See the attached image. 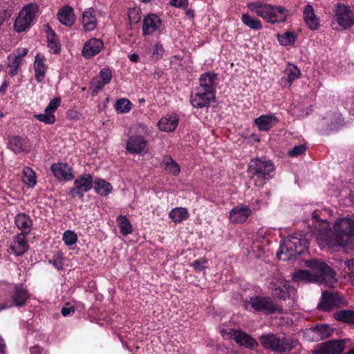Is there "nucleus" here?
I'll return each instance as SVG.
<instances>
[{
	"label": "nucleus",
	"mask_w": 354,
	"mask_h": 354,
	"mask_svg": "<svg viewBox=\"0 0 354 354\" xmlns=\"http://www.w3.org/2000/svg\"><path fill=\"white\" fill-rule=\"evenodd\" d=\"M117 223L120 229V232L123 236H127L132 232V225L126 216H120L118 217Z\"/></svg>",
	"instance_id": "38"
},
{
	"label": "nucleus",
	"mask_w": 354,
	"mask_h": 354,
	"mask_svg": "<svg viewBox=\"0 0 354 354\" xmlns=\"http://www.w3.org/2000/svg\"><path fill=\"white\" fill-rule=\"evenodd\" d=\"M132 107L131 102L125 98H121L115 103V109L118 113H129Z\"/></svg>",
	"instance_id": "43"
},
{
	"label": "nucleus",
	"mask_w": 354,
	"mask_h": 354,
	"mask_svg": "<svg viewBox=\"0 0 354 354\" xmlns=\"http://www.w3.org/2000/svg\"><path fill=\"white\" fill-rule=\"evenodd\" d=\"M286 78L281 79V81L288 82V86L290 87L292 82L298 79L300 76V70L294 65H290L285 71Z\"/></svg>",
	"instance_id": "37"
},
{
	"label": "nucleus",
	"mask_w": 354,
	"mask_h": 354,
	"mask_svg": "<svg viewBox=\"0 0 354 354\" xmlns=\"http://www.w3.org/2000/svg\"><path fill=\"white\" fill-rule=\"evenodd\" d=\"M335 319L354 324V311L351 310H342L334 313Z\"/></svg>",
	"instance_id": "39"
},
{
	"label": "nucleus",
	"mask_w": 354,
	"mask_h": 354,
	"mask_svg": "<svg viewBox=\"0 0 354 354\" xmlns=\"http://www.w3.org/2000/svg\"><path fill=\"white\" fill-rule=\"evenodd\" d=\"M33 68L37 82H42L45 78L47 71V65L45 63V58L43 55L37 54L35 56Z\"/></svg>",
	"instance_id": "26"
},
{
	"label": "nucleus",
	"mask_w": 354,
	"mask_h": 354,
	"mask_svg": "<svg viewBox=\"0 0 354 354\" xmlns=\"http://www.w3.org/2000/svg\"><path fill=\"white\" fill-rule=\"evenodd\" d=\"M346 304L345 299L340 295L331 292H323L322 299L318 305V308L328 311L335 307H339Z\"/></svg>",
	"instance_id": "12"
},
{
	"label": "nucleus",
	"mask_w": 354,
	"mask_h": 354,
	"mask_svg": "<svg viewBox=\"0 0 354 354\" xmlns=\"http://www.w3.org/2000/svg\"><path fill=\"white\" fill-rule=\"evenodd\" d=\"M23 181L29 187H33L37 183L36 174L30 167H25L23 170Z\"/></svg>",
	"instance_id": "41"
},
{
	"label": "nucleus",
	"mask_w": 354,
	"mask_h": 354,
	"mask_svg": "<svg viewBox=\"0 0 354 354\" xmlns=\"http://www.w3.org/2000/svg\"><path fill=\"white\" fill-rule=\"evenodd\" d=\"M215 99V93H212L203 88L197 87L196 93L191 96L192 105L196 108H203L209 106Z\"/></svg>",
	"instance_id": "11"
},
{
	"label": "nucleus",
	"mask_w": 354,
	"mask_h": 354,
	"mask_svg": "<svg viewBox=\"0 0 354 354\" xmlns=\"http://www.w3.org/2000/svg\"><path fill=\"white\" fill-rule=\"evenodd\" d=\"M129 59L131 62H136L138 60V56L137 54H131L129 55Z\"/></svg>",
	"instance_id": "60"
},
{
	"label": "nucleus",
	"mask_w": 354,
	"mask_h": 354,
	"mask_svg": "<svg viewBox=\"0 0 354 354\" xmlns=\"http://www.w3.org/2000/svg\"><path fill=\"white\" fill-rule=\"evenodd\" d=\"M270 288L274 296L283 299H286V298L293 293L295 290L290 287L287 281L282 279H278L271 281Z\"/></svg>",
	"instance_id": "14"
},
{
	"label": "nucleus",
	"mask_w": 354,
	"mask_h": 354,
	"mask_svg": "<svg viewBox=\"0 0 354 354\" xmlns=\"http://www.w3.org/2000/svg\"><path fill=\"white\" fill-rule=\"evenodd\" d=\"M249 169L252 174L263 179L272 178L274 172L272 163L270 160L262 159L252 160L250 163Z\"/></svg>",
	"instance_id": "9"
},
{
	"label": "nucleus",
	"mask_w": 354,
	"mask_h": 354,
	"mask_svg": "<svg viewBox=\"0 0 354 354\" xmlns=\"http://www.w3.org/2000/svg\"><path fill=\"white\" fill-rule=\"evenodd\" d=\"M178 122L176 115H171L161 118L158 122V127L163 131H173L176 128Z\"/></svg>",
	"instance_id": "31"
},
{
	"label": "nucleus",
	"mask_w": 354,
	"mask_h": 354,
	"mask_svg": "<svg viewBox=\"0 0 354 354\" xmlns=\"http://www.w3.org/2000/svg\"><path fill=\"white\" fill-rule=\"evenodd\" d=\"M337 119L338 120V121H337V122H336V123H333V122H332V123H331V125H330V129H337V127H338L339 125L342 124V123H341V120H340V117H339V116H337Z\"/></svg>",
	"instance_id": "57"
},
{
	"label": "nucleus",
	"mask_w": 354,
	"mask_h": 354,
	"mask_svg": "<svg viewBox=\"0 0 354 354\" xmlns=\"http://www.w3.org/2000/svg\"><path fill=\"white\" fill-rule=\"evenodd\" d=\"M250 307L258 312H262L268 315L275 313H281L282 308L274 304L272 299L268 297L257 296L250 297V300L245 301L244 308L249 310Z\"/></svg>",
	"instance_id": "7"
},
{
	"label": "nucleus",
	"mask_w": 354,
	"mask_h": 354,
	"mask_svg": "<svg viewBox=\"0 0 354 354\" xmlns=\"http://www.w3.org/2000/svg\"><path fill=\"white\" fill-rule=\"evenodd\" d=\"M165 170L174 175H178L180 173V166L171 157H165L162 162Z\"/></svg>",
	"instance_id": "40"
},
{
	"label": "nucleus",
	"mask_w": 354,
	"mask_h": 354,
	"mask_svg": "<svg viewBox=\"0 0 354 354\" xmlns=\"http://www.w3.org/2000/svg\"><path fill=\"white\" fill-rule=\"evenodd\" d=\"M38 10V6L35 3L25 6L15 19L14 28L16 32H21L29 28Z\"/></svg>",
	"instance_id": "8"
},
{
	"label": "nucleus",
	"mask_w": 354,
	"mask_h": 354,
	"mask_svg": "<svg viewBox=\"0 0 354 354\" xmlns=\"http://www.w3.org/2000/svg\"><path fill=\"white\" fill-rule=\"evenodd\" d=\"M82 23L86 31H91L95 28L97 21L93 10L88 9L84 12Z\"/></svg>",
	"instance_id": "32"
},
{
	"label": "nucleus",
	"mask_w": 354,
	"mask_h": 354,
	"mask_svg": "<svg viewBox=\"0 0 354 354\" xmlns=\"http://www.w3.org/2000/svg\"><path fill=\"white\" fill-rule=\"evenodd\" d=\"M57 18L63 25L71 26L75 21L73 9L69 6L62 8L57 14Z\"/></svg>",
	"instance_id": "29"
},
{
	"label": "nucleus",
	"mask_w": 354,
	"mask_h": 354,
	"mask_svg": "<svg viewBox=\"0 0 354 354\" xmlns=\"http://www.w3.org/2000/svg\"><path fill=\"white\" fill-rule=\"evenodd\" d=\"M279 120L273 115H261L254 120V123L261 131H268L275 126Z\"/></svg>",
	"instance_id": "28"
},
{
	"label": "nucleus",
	"mask_w": 354,
	"mask_h": 354,
	"mask_svg": "<svg viewBox=\"0 0 354 354\" xmlns=\"http://www.w3.org/2000/svg\"><path fill=\"white\" fill-rule=\"evenodd\" d=\"M347 339L329 340L319 344L313 351L315 354H342L346 348Z\"/></svg>",
	"instance_id": "10"
},
{
	"label": "nucleus",
	"mask_w": 354,
	"mask_h": 354,
	"mask_svg": "<svg viewBox=\"0 0 354 354\" xmlns=\"http://www.w3.org/2000/svg\"><path fill=\"white\" fill-rule=\"evenodd\" d=\"M95 192L102 196H106L110 190V184L103 179L98 178L94 183Z\"/></svg>",
	"instance_id": "42"
},
{
	"label": "nucleus",
	"mask_w": 354,
	"mask_h": 354,
	"mask_svg": "<svg viewBox=\"0 0 354 354\" xmlns=\"http://www.w3.org/2000/svg\"><path fill=\"white\" fill-rule=\"evenodd\" d=\"M306 150V147L304 145L295 146L291 150L288 151V155L291 157H296L303 154Z\"/></svg>",
	"instance_id": "51"
},
{
	"label": "nucleus",
	"mask_w": 354,
	"mask_h": 354,
	"mask_svg": "<svg viewBox=\"0 0 354 354\" xmlns=\"http://www.w3.org/2000/svg\"><path fill=\"white\" fill-rule=\"evenodd\" d=\"M9 148L15 153L28 152L30 148L29 141L26 138L13 136L9 139Z\"/></svg>",
	"instance_id": "27"
},
{
	"label": "nucleus",
	"mask_w": 354,
	"mask_h": 354,
	"mask_svg": "<svg viewBox=\"0 0 354 354\" xmlns=\"http://www.w3.org/2000/svg\"><path fill=\"white\" fill-rule=\"evenodd\" d=\"M128 17L131 23H138L141 19L140 10L138 8H129Z\"/></svg>",
	"instance_id": "49"
},
{
	"label": "nucleus",
	"mask_w": 354,
	"mask_h": 354,
	"mask_svg": "<svg viewBox=\"0 0 354 354\" xmlns=\"http://www.w3.org/2000/svg\"><path fill=\"white\" fill-rule=\"evenodd\" d=\"M351 198L352 202L354 203V194L351 195Z\"/></svg>",
	"instance_id": "63"
},
{
	"label": "nucleus",
	"mask_w": 354,
	"mask_h": 354,
	"mask_svg": "<svg viewBox=\"0 0 354 354\" xmlns=\"http://www.w3.org/2000/svg\"><path fill=\"white\" fill-rule=\"evenodd\" d=\"M47 42L50 53L57 54L60 51V44L55 32L50 28H47Z\"/></svg>",
	"instance_id": "34"
},
{
	"label": "nucleus",
	"mask_w": 354,
	"mask_h": 354,
	"mask_svg": "<svg viewBox=\"0 0 354 354\" xmlns=\"http://www.w3.org/2000/svg\"><path fill=\"white\" fill-rule=\"evenodd\" d=\"M344 265L348 270L346 272L349 278L354 277V259L345 261Z\"/></svg>",
	"instance_id": "54"
},
{
	"label": "nucleus",
	"mask_w": 354,
	"mask_h": 354,
	"mask_svg": "<svg viewBox=\"0 0 354 354\" xmlns=\"http://www.w3.org/2000/svg\"><path fill=\"white\" fill-rule=\"evenodd\" d=\"M61 99L59 97H55L53 100H51L48 104V105L46 106V109L48 111H50L54 114L55 111L57 109L59 106L60 105Z\"/></svg>",
	"instance_id": "52"
},
{
	"label": "nucleus",
	"mask_w": 354,
	"mask_h": 354,
	"mask_svg": "<svg viewBox=\"0 0 354 354\" xmlns=\"http://www.w3.org/2000/svg\"><path fill=\"white\" fill-rule=\"evenodd\" d=\"M251 213V210L248 206L238 205L230 211V218L233 223H243L248 219Z\"/></svg>",
	"instance_id": "21"
},
{
	"label": "nucleus",
	"mask_w": 354,
	"mask_h": 354,
	"mask_svg": "<svg viewBox=\"0 0 354 354\" xmlns=\"http://www.w3.org/2000/svg\"><path fill=\"white\" fill-rule=\"evenodd\" d=\"M29 297L28 291L21 286H16L12 297L0 287V311L12 306L21 307L24 306Z\"/></svg>",
	"instance_id": "6"
},
{
	"label": "nucleus",
	"mask_w": 354,
	"mask_h": 354,
	"mask_svg": "<svg viewBox=\"0 0 354 354\" xmlns=\"http://www.w3.org/2000/svg\"><path fill=\"white\" fill-rule=\"evenodd\" d=\"M292 279L295 281H306L308 283L319 280L317 276H312L311 271L298 270L292 274Z\"/></svg>",
	"instance_id": "36"
},
{
	"label": "nucleus",
	"mask_w": 354,
	"mask_h": 354,
	"mask_svg": "<svg viewBox=\"0 0 354 354\" xmlns=\"http://www.w3.org/2000/svg\"><path fill=\"white\" fill-rule=\"evenodd\" d=\"M333 333V328L326 324L317 325L308 330V333L313 335V341H319L328 338Z\"/></svg>",
	"instance_id": "25"
},
{
	"label": "nucleus",
	"mask_w": 354,
	"mask_h": 354,
	"mask_svg": "<svg viewBox=\"0 0 354 354\" xmlns=\"http://www.w3.org/2000/svg\"><path fill=\"white\" fill-rule=\"evenodd\" d=\"M350 279H351V283L354 285V277H351Z\"/></svg>",
	"instance_id": "64"
},
{
	"label": "nucleus",
	"mask_w": 354,
	"mask_h": 354,
	"mask_svg": "<svg viewBox=\"0 0 354 354\" xmlns=\"http://www.w3.org/2000/svg\"><path fill=\"white\" fill-rule=\"evenodd\" d=\"M15 223L19 229L26 234L30 230L32 227V220L26 214H18L15 217Z\"/></svg>",
	"instance_id": "35"
},
{
	"label": "nucleus",
	"mask_w": 354,
	"mask_h": 354,
	"mask_svg": "<svg viewBox=\"0 0 354 354\" xmlns=\"http://www.w3.org/2000/svg\"><path fill=\"white\" fill-rule=\"evenodd\" d=\"M335 19L344 29L350 28L354 22V17L351 10L345 5L337 6Z\"/></svg>",
	"instance_id": "13"
},
{
	"label": "nucleus",
	"mask_w": 354,
	"mask_h": 354,
	"mask_svg": "<svg viewBox=\"0 0 354 354\" xmlns=\"http://www.w3.org/2000/svg\"><path fill=\"white\" fill-rule=\"evenodd\" d=\"M103 46L102 41L98 39H91L85 43L82 49V56L86 59L97 54Z\"/></svg>",
	"instance_id": "22"
},
{
	"label": "nucleus",
	"mask_w": 354,
	"mask_h": 354,
	"mask_svg": "<svg viewBox=\"0 0 354 354\" xmlns=\"http://www.w3.org/2000/svg\"><path fill=\"white\" fill-rule=\"evenodd\" d=\"M308 240L301 234L288 236L281 244L277 257L283 261H288L303 253L308 247Z\"/></svg>",
	"instance_id": "3"
},
{
	"label": "nucleus",
	"mask_w": 354,
	"mask_h": 354,
	"mask_svg": "<svg viewBox=\"0 0 354 354\" xmlns=\"http://www.w3.org/2000/svg\"><path fill=\"white\" fill-rule=\"evenodd\" d=\"M54 176L59 180H70L73 178L71 167L66 163L59 162L51 165Z\"/></svg>",
	"instance_id": "18"
},
{
	"label": "nucleus",
	"mask_w": 354,
	"mask_h": 354,
	"mask_svg": "<svg viewBox=\"0 0 354 354\" xmlns=\"http://www.w3.org/2000/svg\"><path fill=\"white\" fill-rule=\"evenodd\" d=\"M169 4L176 8L185 9L188 5V0H171Z\"/></svg>",
	"instance_id": "55"
},
{
	"label": "nucleus",
	"mask_w": 354,
	"mask_h": 354,
	"mask_svg": "<svg viewBox=\"0 0 354 354\" xmlns=\"http://www.w3.org/2000/svg\"><path fill=\"white\" fill-rule=\"evenodd\" d=\"M93 178L88 174H84L75 180V187L71 190L73 196H82V193L89 191L92 188Z\"/></svg>",
	"instance_id": "15"
},
{
	"label": "nucleus",
	"mask_w": 354,
	"mask_h": 354,
	"mask_svg": "<svg viewBox=\"0 0 354 354\" xmlns=\"http://www.w3.org/2000/svg\"><path fill=\"white\" fill-rule=\"evenodd\" d=\"M207 261L205 259H201L198 260H196L193 261L192 263V266L194 268L196 271H203L206 268L205 264Z\"/></svg>",
	"instance_id": "53"
},
{
	"label": "nucleus",
	"mask_w": 354,
	"mask_h": 354,
	"mask_svg": "<svg viewBox=\"0 0 354 354\" xmlns=\"http://www.w3.org/2000/svg\"><path fill=\"white\" fill-rule=\"evenodd\" d=\"M62 239L66 245L71 246L77 243V236L74 232L67 230L63 234Z\"/></svg>",
	"instance_id": "46"
},
{
	"label": "nucleus",
	"mask_w": 354,
	"mask_h": 354,
	"mask_svg": "<svg viewBox=\"0 0 354 354\" xmlns=\"http://www.w3.org/2000/svg\"><path fill=\"white\" fill-rule=\"evenodd\" d=\"M31 354H41V349L39 347H32L30 350Z\"/></svg>",
	"instance_id": "58"
},
{
	"label": "nucleus",
	"mask_w": 354,
	"mask_h": 354,
	"mask_svg": "<svg viewBox=\"0 0 354 354\" xmlns=\"http://www.w3.org/2000/svg\"><path fill=\"white\" fill-rule=\"evenodd\" d=\"M346 354H354V348L351 349Z\"/></svg>",
	"instance_id": "62"
},
{
	"label": "nucleus",
	"mask_w": 354,
	"mask_h": 354,
	"mask_svg": "<svg viewBox=\"0 0 354 354\" xmlns=\"http://www.w3.org/2000/svg\"><path fill=\"white\" fill-rule=\"evenodd\" d=\"M259 341L265 348L277 353L289 352L299 346V342L296 339L290 337L281 339L272 333L263 335Z\"/></svg>",
	"instance_id": "4"
},
{
	"label": "nucleus",
	"mask_w": 354,
	"mask_h": 354,
	"mask_svg": "<svg viewBox=\"0 0 354 354\" xmlns=\"http://www.w3.org/2000/svg\"><path fill=\"white\" fill-rule=\"evenodd\" d=\"M6 345L3 340V339L0 337V353H3L5 351Z\"/></svg>",
	"instance_id": "59"
},
{
	"label": "nucleus",
	"mask_w": 354,
	"mask_h": 354,
	"mask_svg": "<svg viewBox=\"0 0 354 354\" xmlns=\"http://www.w3.org/2000/svg\"><path fill=\"white\" fill-rule=\"evenodd\" d=\"M305 265L310 269L312 276H317L320 278L317 281H314L315 283H326L332 286L337 281L335 271L326 263L311 259L306 260Z\"/></svg>",
	"instance_id": "5"
},
{
	"label": "nucleus",
	"mask_w": 354,
	"mask_h": 354,
	"mask_svg": "<svg viewBox=\"0 0 354 354\" xmlns=\"http://www.w3.org/2000/svg\"><path fill=\"white\" fill-rule=\"evenodd\" d=\"M147 141L141 136H133L129 138L127 143V149L131 153H142L146 149Z\"/></svg>",
	"instance_id": "20"
},
{
	"label": "nucleus",
	"mask_w": 354,
	"mask_h": 354,
	"mask_svg": "<svg viewBox=\"0 0 354 354\" xmlns=\"http://www.w3.org/2000/svg\"><path fill=\"white\" fill-rule=\"evenodd\" d=\"M304 17L305 22L310 30H317L319 26V20L316 17L313 8L310 5H307L304 10Z\"/></svg>",
	"instance_id": "30"
},
{
	"label": "nucleus",
	"mask_w": 354,
	"mask_h": 354,
	"mask_svg": "<svg viewBox=\"0 0 354 354\" xmlns=\"http://www.w3.org/2000/svg\"><path fill=\"white\" fill-rule=\"evenodd\" d=\"M61 313L64 317L71 315L75 313V308L73 306H64L62 308Z\"/></svg>",
	"instance_id": "56"
},
{
	"label": "nucleus",
	"mask_w": 354,
	"mask_h": 354,
	"mask_svg": "<svg viewBox=\"0 0 354 354\" xmlns=\"http://www.w3.org/2000/svg\"><path fill=\"white\" fill-rule=\"evenodd\" d=\"M279 42L283 46L291 45L295 41V36L292 32H287L281 35H278Z\"/></svg>",
	"instance_id": "48"
},
{
	"label": "nucleus",
	"mask_w": 354,
	"mask_h": 354,
	"mask_svg": "<svg viewBox=\"0 0 354 354\" xmlns=\"http://www.w3.org/2000/svg\"><path fill=\"white\" fill-rule=\"evenodd\" d=\"M28 49L19 48L8 57L10 74L12 76L18 73V68L22 63L23 58L27 55Z\"/></svg>",
	"instance_id": "16"
},
{
	"label": "nucleus",
	"mask_w": 354,
	"mask_h": 354,
	"mask_svg": "<svg viewBox=\"0 0 354 354\" xmlns=\"http://www.w3.org/2000/svg\"><path fill=\"white\" fill-rule=\"evenodd\" d=\"M10 250L17 255L20 256L28 250V243L25 233L17 234L10 247Z\"/></svg>",
	"instance_id": "24"
},
{
	"label": "nucleus",
	"mask_w": 354,
	"mask_h": 354,
	"mask_svg": "<svg viewBox=\"0 0 354 354\" xmlns=\"http://www.w3.org/2000/svg\"><path fill=\"white\" fill-rule=\"evenodd\" d=\"M230 335L237 344L247 348L253 349L258 346V342L254 338L241 330H232Z\"/></svg>",
	"instance_id": "17"
},
{
	"label": "nucleus",
	"mask_w": 354,
	"mask_h": 354,
	"mask_svg": "<svg viewBox=\"0 0 354 354\" xmlns=\"http://www.w3.org/2000/svg\"><path fill=\"white\" fill-rule=\"evenodd\" d=\"M34 117L39 122L46 124H52L55 122V115L50 111L47 112L46 109L44 113L35 115Z\"/></svg>",
	"instance_id": "45"
},
{
	"label": "nucleus",
	"mask_w": 354,
	"mask_h": 354,
	"mask_svg": "<svg viewBox=\"0 0 354 354\" xmlns=\"http://www.w3.org/2000/svg\"><path fill=\"white\" fill-rule=\"evenodd\" d=\"M248 7L252 12L272 24L285 21L288 15V11L285 8L272 6L261 1L250 3Z\"/></svg>",
	"instance_id": "2"
},
{
	"label": "nucleus",
	"mask_w": 354,
	"mask_h": 354,
	"mask_svg": "<svg viewBox=\"0 0 354 354\" xmlns=\"http://www.w3.org/2000/svg\"><path fill=\"white\" fill-rule=\"evenodd\" d=\"M169 216L173 222L180 223L187 220L189 216V214L185 207H180L172 209L169 214Z\"/></svg>",
	"instance_id": "33"
},
{
	"label": "nucleus",
	"mask_w": 354,
	"mask_h": 354,
	"mask_svg": "<svg viewBox=\"0 0 354 354\" xmlns=\"http://www.w3.org/2000/svg\"><path fill=\"white\" fill-rule=\"evenodd\" d=\"M187 14L189 16L192 17H194V12H193V11H192V10H188V11L187 12Z\"/></svg>",
	"instance_id": "61"
},
{
	"label": "nucleus",
	"mask_w": 354,
	"mask_h": 354,
	"mask_svg": "<svg viewBox=\"0 0 354 354\" xmlns=\"http://www.w3.org/2000/svg\"><path fill=\"white\" fill-rule=\"evenodd\" d=\"M199 81L200 85L198 87L215 93V88L218 84V77L216 73L212 72L205 73L201 75Z\"/></svg>",
	"instance_id": "23"
},
{
	"label": "nucleus",
	"mask_w": 354,
	"mask_h": 354,
	"mask_svg": "<svg viewBox=\"0 0 354 354\" xmlns=\"http://www.w3.org/2000/svg\"><path fill=\"white\" fill-rule=\"evenodd\" d=\"M162 25L160 18L155 14H149L143 20V35H151L158 30Z\"/></svg>",
	"instance_id": "19"
},
{
	"label": "nucleus",
	"mask_w": 354,
	"mask_h": 354,
	"mask_svg": "<svg viewBox=\"0 0 354 354\" xmlns=\"http://www.w3.org/2000/svg\"><path fill=\"white\" fill-rule=\"evenodd\" d=\"M311 232L318 244L329 248H354V216L337 218L331 228L326 219L320 218L317 211L312 213Z\"/></svg>",
	"instance_id": "1"
},
{
	"label": "nucleus",
	"mask_w": 354,
	"mask_h": 354,
	"mask_svg": "<svg viewBox=\"0 0 354 354\" xmlns=\"http://www.w3.org/2000/svg\"><path fill=\"white\" fill-rule=\"evenodd\" d=\"M243 23L247 26L254 30H259L262 28L261 23L259 20L250 17L248 14H243L241 17Z\"/></svg>",
	"instance_id": "44"
},
{
	"label": "nucleus",
	"mask_w": 354,
	"mask_h": 354,
	"mask_svg": "<svg viewBox=\"0 0 354 354\" xmlns=\"http://www.w3.org/2000/svg\"><path fill=\"white\" fill-rule=\"evenodd\" d=\"M165 49L162 45L160 43H157L153 47L151 58L152 60H158L163 57Z\"/></svg>",
	"instance_id": "47"
},
{
	"label": "nucleus",
	"mask_w": 354,
	"mask_h": 354,
	"mask_svg": "<svg viewBox=\"0 0 354 354\" xmlns=\"http://www.w3.org/2000/svg\"><path fill=\"white\" fill-rule=\"evenodd\" d=\"M100 76H101V78L102 80V83H100L96 88L97 90L99 89H101L103 86L104 85V84H107L109 82L110 80H111V72L109 71V69H103L100 72Z\"/></svg>",
	"instance_id": "50"
}]
</instances>
